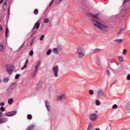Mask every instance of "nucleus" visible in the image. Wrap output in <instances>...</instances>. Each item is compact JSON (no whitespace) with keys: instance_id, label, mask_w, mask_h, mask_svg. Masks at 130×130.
I'll list each match as a JSON object with an SVG mask.
<instances>
[{"instance_id":"1","label":"nucleus","mask_w":130,"mask_h":130,"mask_svg":"<svg viewBox=\"0 0 130 130\" xmlns=\"http://www.w3.org/2000/svg\"><path fill=\"white\" fill-rule=\"evenodd\" d=\"M91 20L93 21L94 23L93 25L96 28H98V29L103 32H108L109 28L107 25H105L98 21V20H96L93 18H92Z\"/></svg>"},{"instance_id":"2","label":"nucleus","mask_w":130,"mask_h":130,"mask_svg":"<svg viewBox=\"0 0 130 130\" xmlns=\"http://www.w3.org/2000/svg\"><path fill=\"white\" fill-rule=\"evenodd\" d=\"M108 68L111 71H112L113 74H118L120 73V68L118 67V64L115 62H110Z\"/></svg>"},{"instance_id":"3","label":"nucleus","mask_w":130,"mask_h":130,"mask_svg":"<svg viewBox=\"0 0 130 130\" xmlns=\"http://www.w3.org/2000/svg\"><path fill=\"white\" fill-rule=\"evenodd\" d=\"M77 52L78 53V58H83V57L85 56V51L84 50V49H83L82 47H77Z\"/></svg>"},{"instance_id":"4","label":"nucleus","mask_w":130,"mask_h":130,"mask_svg":"<svg viewBox=\"0 0 130 130\" xmlns=\"http://www.w3.org/2000/svg\"><path fill=\"white\" fill-rule=\"evenodd\" d=\"M14 92H16V85L15 84H11L8 88L7 94V95H11Z\"/></svg>"},{"instance_id":"5","label":"nucleus","mask_w":130,"mask_h":130,"mask_svg":"<svg viewBox=\"0 0 130 130\" xmlns=\"http://www.w3.org/2000/svg\"><path fill=\"white\" fill-rule=\"evenodd\" d=\"M6 68L8 73L9 75H12L14 70H15V66L13 64H7Z\"/></svg>"},{"instance_id":"6","label":"nucleus","mask_w":130,"mask_h":130,"mask_svg":"<svg viewBox=\"0 0 130 130\" xmlns=\"http://www.w3.org/2000/svg\"><path fill=\"white\" fill-rule=\"evenodd\" d=\"M123 13H122V11H120L119 14L117 15L114 16V19H116V20H117L118 23H119V21L121 20H122V18H123Z\"/></svg>"},{"instance_id":"7","label":"nucleus","mask_w":130,"mask_h":130,"mask_svg":"<svg viewBox=\"0 0 130 130\" xmlns=\"http://www.w3.org/2000/svg\"><path fill=\"white\" fill-rule=\"evenodd\" d=\"M58 71H59L58 66L56 65L55 67H53V72L55 78L58 77Z\"/></svg>"},{"instance_id":"8","label":"nucleus","mask_w":130,"mask_h":130,"mask_svg":"<svg viewBox=\"0 0 130 130\" xmlns=\"http://www.w3.org/2000/svg\"><path fill=\"white\" fill-rule=\"evenodd\" d=\"M17 114L16 111H13L11 112H9L5 114L6 116H8V117H11V116H14Z\"/></svg>"},{"instance_id":"9","label":"nucleus","mask_w":130,"mask_h":130,"mask_svg":"<svg viewBox=\"0 0 130 130\" xmlns=\"http://www.w3.org/2000/svg\"><path fill=\"white\" fill-rule=\"evenodd\" d=\"M97 118L98 116L95 113H92L90 115V119L91 121H95Z\"/></svg>"},{"instance_id":"10","label":"nucleus","mask_w":130,"mask_h":130,"mask_svg":"<svg viewBox=\"0 0 130 130\" xmlns=\"http://www.w3.org/2000/svg\"><path fill=\"white\" fill-rule=\"evenodd\" d=\"M66 99V94H62L61 95L58 96L56 98V101H61Z\"/></svg>"},{"instance_id":"11","label":"nucleus","mask_w":130,"mask_h":130,"mask_svg":"<svg viewBox=\"0 0 130 130\" xmlns=\"http://www.w3.org/2000/svg\"><path fill=\"white\" fill-rule=\"evenodd\" d=\"M42 87H43V82L39 81L37 84L36 89L37 90H40L41 89H42Z\"/></svg>"},{"instance_id":"12","label":"nucleus","mask_w":130,"mask_h":130,"mask_svg":"<svg viewBox=\"0 0 130 130\" xmlns=\"http://www.w3.org/2000/svg\"><path fill=\"white\" fill-rule=\"evenodd\" d=\"M96 93L98 97H102V96H104V91H103V90L102 89L98 90Z\"/></svg>"},{"instance_id":"13","label":"nucleus","mask_w":130,"mask_h":130,"mask_svg":"<svg viewBox=\"0 0 130 130\" xmlns=\"http://www.w3.org/2000/svg\"><path fill=\"white\" fill-rule=\"evenodd\" d=\"M45 106L48 111H50V104H49V102L47 100L45 101Z\"/></svg>"},{"instance_id":"14","label":"nucleus","mask_w":130,"mask_h":130,"mask_svg":"<svg viewBox=\"0 0 130 130\" xmlns=\"http://www.w3.org/2000/svg\"><path fill=\"white\" fill-rule=\"evenodd\" d=\"M60 47V46H58L57 48H54V49H53V52H54V53L55 54H57L58 53V51H60L61 49H59V48Z\"/></svg>"},{"instance_id":"15","label":"nucleus","mask_w":130,"mask_h":130,"mask_svg":"<svg viewBox=\"0 0 130 130\" xmlns=\"http://www.w3.org/2000/svg\"><path fill=\"white\" fill-rule=\"evenodd\" d=\"M88 15L89 16V17H92L93 18H94V19H97V20H100V19L99 18V17H98V16H99V13H97L95 15H93L91 13H89Z\"/></svg>"},{"instance_id":"16","label":"nucleus","mask_w":130,"mask_h":130,"mask_svg":"<svg viewBox=\"0 0 130 130\" xmlns=\"http://www.w3.org/2000/svg\"><path fill=\"white\" fill-rule=\"evenodd\" d=\"M40 27V23L39 22V20L34 25V30H35V29H38Z\"/></svg>"},{"instance_id":"17","label":"nucleus","mask_w":130,"mask_h":130,"mask_svg":"<svg viewBox=\"0 0 130 130\" xmlns=\"http://www.w3.org/2000/svg\"><path fill=\"white\" fill-rule=\"evenodd\" d=\"M28 62H29V60L28 59H26V61L25 62L24 65L23 66V67H22L21 68V71L25 70V69H26V68H27V65L28 64Z\"/></svg>"},{"instance_id":"18","label":"nucleus","mask_w":130,"mask_h":130,"mask_svg":"<svg viewBox=\"0 0 130 130\" xmlns=\"http://www.w3.org/2000/svg\"><path fill=\"white\" fill-rule=\"evenodd\" d=\"M95 63L99 67H100V66H101V61H100V58L99 57V56H97L96 61L95 62Z\"/></svg>"},{"instance_id":"19","label":"nucleus","mask_w":130,"mask_h":130,"mask_svg":"<svg viewBox=\"0 0 130 130\" xmlns=\"http://www.w3.org/2000/svg\"><path fill=\"white\" fill-rule=\"evenodd\" d=\"M1 120V122L2 123H5V122H7V121H8V118H0Z\"/></svg>"},{"instance_id":"20","label":"nucleus","mask_w":130,"mask_h":130,"mask_svg":"<svg viewBox=\"0 0 130 130\" xmlns=\"http://www.w3.org/2000/svg\"><path fill=\"white\" fill-rule=\"evenodd\" d=\"M35 125L32 124L30 126L27 127L26 130H32L34 128H35Z\"/></svg>"},{"instance_id":"21","label":"nucleus","mask_w":130,"mask_h":130,"mask_svg":"<svg viewBox=\"0 0 130 130\" xmlns=\"http://www.w3.org/2000/svg\"><path fill=\"white\" fill-rule=\"evenodd\" d=\"M13 103H14V99H13V98H11L8 100V104H10V105H12Z\"/></svg>"},{"instance_id":"22","label":"nucleus","mask_w":130,"mask_h":130,"mask_svg":"<svg viewBox=\"0 0 130 130\" xmlns=\"http://www.w3.org/2000/svg\"><path fill=\"white\" fill-rule=\"evenodd\" d=\"M123 30H124V28H122L119 30V31L117 33L118 36H119V35H121V34L123 33Z\"/></svg>"},{"instance_id":"23","label":"nucleus","mask_w":130,"mask_h":130,"mask_svg":"<svg viewBox=\"0 0 130 130\" xmlns=\"http://www.w3.org/2000/svg\"><path fill=\"white\" fill-rule=\"evenodd\" d=\"M40 67V61H39L35 67V70L38 71V68Z\"/></svg>"},{"instance_id":"24","label":"nucleus","mask_w":130,"mask_h":130,"mask_svg":"<svg viewBox=\"0 0 130 130\" xmlns=\"http://www.w3.org/2000/svg\"><path fill=\"white\" fill-rule=\"evenodd\" d=\"M36 40V37H34L33 39L31 41L30 46H32V45L33 44V43H34V41H35Z\"/></svg>"},{"instance_id":"25","label":"nucleus","mask_w":130,"mask_h":130,"mask_svg":"<svg viewBox=\"0 0 130 130\" xmlns=\"http://www.w3.org/2000/svg\"><path fill=\"white\" fill-rule=\"evenodd\" d=\"M118 59L120 62H123V56H118Z\"/></svg>"},{"instance_id":"26","label":"nucleus","mask_w":130,"mask_h":130,"mask_svg":"<svg viewBox=\"0 0 130 130\" xmlns=\"http://www.w3.org/2000/svg\"><path fill=\"white\" fill-rule=\"evenodd\" d=\"M115 42H117V43H121L122 42V39H116L114 40Z\"/></svg>"},{"instance_id":"27","label":"nucleus","mask_w":130,"mask_h":130,"mask_svg":"<svg viewBox=\"0 0 130 130\" xmlns=\"http://www.w3.org/2000/svg\"><path fill=\"white\" fill-rule=\"evenodd\" d=\"M10 80L8 78H4L3 80L4 83H5V84H7L9 82Z\"/></svg>"},{"instance_id":"28","label":"nucleus","mask_w":130,"mask_h":130,"mask_svg":"<svg viewBox=\"0 0 130 130\" xmlns=\"http://www.w3.org/2000/svg\"><path fill=\"white\" fill-rule=\"evenodd\" d=\"M49 22V19L48 18H45L44 19V23L45 24H47V23H48Z\"/></svg>"},{"instance_id":"29","label":"nucleus","mask_w":130,"mask_h":130,"mask_svg":"<svg viewBox=\"0 0 130 130\" xmlns=\"http://www.w3.org/2000/svg\"><path fill=\"white\" fill-rule=\"evenodd\" d=\"M100 101H99V100H96L95 101V104L96 105V106H99V105H100Z\"/></svg>"},{"instance_id":"30","label":"nucleus","mask_w":130,"mask_h":130,"mask_svg":"<svg viewBox=\"0 0 130 130\" xmlns=\"http://www.w3.org/2000/svg\"><path fill=\"white\" fill-rule=\"evenodd\" d=\"M38 71V70H35L34 73H33V74H32V78H34V77H35V76H36V75H37V72Z\"/></svg>"},{"instance_id":"31","label":"nucleus","mask_w":130,"mask_h":130,"mask_svg":"<svg viewBox=\"0 0 130 130\" xmlns=\"http://www.w3.org/2000/svg\"><path fill=\"white\" fill-rule=\"evenodd\" d=\"M126 3H129V0H124L122 5L123 7H125V4Z\"/></svg>"},{"instance_id":"32","label":"nucleus","mask_w":130,"mask_h":130,"mask_svg":"<svg viewBox=\"0 0 130 130\" xmlns=\"http://www.w3.org/2000/svg\"><path fill=\"white\" fill-rule=\"evenodd\" d=\"M27 119H28V120H31V119H32V115H31V114H28L27 115Z\"/></svg>"},{"instance_id":"33","label":"nucleus","mask_w":130,"mask_h":130,"mask_svg":"<svg viewBox=\"0 0 130 130\" xmlns=\"http://www.w3.org/2000/svg\"><path fill=\"white\" fill-rule=\"evenodd\" d=\"M100 51V49H95L93 50V52L94 53H96L97 52H99Z\"/></svg>"},{"instance_id":"34","label":"nucleus","mask_w":130,"mask_h":130,"mask_svg":"<svg viewBox=\"0 0 130 130\" xmlns=\"http://www.w3.org/2000/svg\"><path fill=\"white\" fill-rule=\"evenodd\" d=\"M4 49H5V47H4V46L3 45H0V51L2 52V51H4Z\"/></svg>"},{"instance_id":"35","label":"nucleus","mask_w":130,"mask_h":130,"mask_svg":"<svg viewBox=\"0 0 130 130\" xmlns=\"http://www.w3.org/2000/svg\"><path fill=\"white\" fill-rule=\"evenodd\" d=\"M126 108L128 110H130V102L128 103L126 106Z\"/></svg>"},{"instance_id":"36","label":"nucleus","mask_w":130,"mask_h":130,"mask_svg":"<svg viewBox=\"0 0 130 130\" xmlns=\"http://www.w3.org/2000/svg\"><path fill=\"white\" fill-rule=\"evenodd\" d=\"M127 53V51L126 50V49H123V52H122V54L123 55H125Z\"/></svg>"},{"instance_id":"37","label":"nucleus","mask_w":130,"mask_h":130,"mask_svg":"<svg viewBox=\"0 0 130 130\" xmlns=\"http://www.w3.org/2000/svg\"><path fill=\"white\" fill-rule=\"evenodd\" d=\"M20 74H16V75H15V80H18V79H19L20 78Z\"/></svg>"},{"instance_id":"38","label":"nucleus","mask_w":130,"mask_h":130,"mask_svg":"<svg viewBox=\"0 0 130 130\" xmlns=\"http://www.w3.org/2000/svg\"><path fill=\"white\" fill-rule=\"evenodd\" d=\"M8 34H9V28L8 27L6 29V37H8Z\"/></svg>"},{"instance_id":"39","label":"nucleus","mask_w":130,"mask_h":130,"mask_svg":"<svg viewBox=\"0 0 130 130\" xmlns=\"http://www.w3.org/2000/svg\"><path fill=\"white\" fill-rule=\"evenodd\" d=\"M37 32V30H35L34 29V28H32V31L31 32V34H32V35H34V34H36Z\"/></svg>"},{"instance_id":"40","label":"nucleus","mask_w":130,"mask_h":130,"mask_svg":"<svg viewBox=\"0 0 130 130\" xmlns=\"http://www.w3.org/2000/svg\"><path fill=\"white\" fill-rule=\"evenodd\" d=\"M88 92H89V93L90 94V95H93V94H94V91H93V90L92 89H90L88 90Z\"/></svg>"},{"instance_id":"41","label":"nucleus","mask_w":130,"mask_h":130,"mask_svg":"<svg viewBox=\"0 0 130 130\" xmlns=\"http://www.w3.org/2000/svg\"><path fill=\"white\" fill-rule=\"evenodd\" d=\"M34 14H35V15H38V9H36L34 11Z\"/></svg>"},{"instance_id":"42","label":"nucleus","mask_w":130,"mask_h":130,"mask_svg":"<svg viewBox=\"0 0 130 130\" xmlns=\"http://www.w3.org/2000/svg\"><path fill=\"white\" fill-rule=\"evenodd\" d=\"M6 110V109L4 107H1L0 108V111H2V112H4Z\"/></svg>"},{"instance_id":"43","label":"nucleus","mask_w":130,"mask_h":130,"mask_svg":"<svg viewBox=\"0 0 130 130\" xmlns=\"http://www.w3.org/2000/svg\"><path fill=\"white\" fill-rule=\"evenodd\" d=\"M44 37H45V36L44 35H42L40 38V40L41 41H42V40H43V39H44Z\"/></svg>"},{"instance_id":"44","label":"nucleus","mask_w":130,"mask_h":130,"mask_svg":"<svg viewBox=\"0 0 130 130\" xmlns=\"http://www.w3.org/2000/svg\"><path fill=\"white\" fill-rule=\"evenodd\" d=\"M50 53H51V49H49L47 52V55H50Z\"/></svg>"},{"instance_id":"45","label":"nucleus","mask_w":130,"mask_h":130,"mask_svg":"<svg viewBox=\"0 0 130 130\" xmlns=\"http://www.w3.org/2000/svg\"><path fill=\"white\" fill-rule=\"evenodd\" d=\"M112 108H113V109H116V108H117V105L115 104V105H113Z\"/></svg>"},{"instance_id":"46","label":"nucleus","mask_w":130,"mask_h":130,"mask_svg":"<svg viewBox=\"0 0 130 130\" xmlns=\"http://www.w3.org/2000/svg\"><path fill=\"white\" fill-rule=\"evenodd\" d=\"M33 54H34V51L33 50H31L30 52H29V55L30 56H32L33 55Z\"/></svg>"},{"instance_id":"47","label":"nucleus","mask_w":130,"mask_h":130,"mask_svg":"<svg viewBox=\"0 0 130 130\" xmlns=\"http://www.w3.org/2000/svg\"><path fill=\"white\" fill-rule=\"evenodd\" d=\"M9 1H10V0H6V1L4 4L3 6H5L6 7H7V5H8V4L7 3H8V2H9Z\"/></svg>"},{"instance_id":"48","label":"nucleus","mask_w":130,"mask_h":130,"mask_svg":"<svg viewBox=\"0 0 130 130\" xmlns=\"http://www.w3.org/2000/svg\"><path fill=\"white\" fill-rule=\"evenodd\" d=\"M92 126L91 124H89L87 127V130H91V127Z\"/></svg>"},{"instance_id":"49","label":"nucleus","mask_w":130,"mask_h":130,"mask_svg":"<svg viewBox=\"0 0 130 130\" xmlns=\"http://www.w3.org/2000/svg\"><path fill=\"white\" fill-rule=\"evenodd\" d=\"M53 2H54V0H52V1L50 3V4L49 5V7L52 6V4H53Z\"/></svg>"},{"instance_id":"50","label":"nucleus","mask_w":130,"mask_h":130,"mask_svg":"<svg viewBox=\"0 0 130 130\" xmlns=\"http://www.w3.org/2000/svg\"><path fill=\"white\" fill-rule=\"evenodd\" d=\"M107 73L109 75V76H111V74L110 73V71H109L108 69L107 70Z\"/></svg>"},{"instance_id":"51","label":"nucleus","mask_w":130,"mask_h":130,"mask_svg":"<svg viewBox=\"0 0 130 130\" xmlns=\"http://www.w3.org/2000/svg\"><path fill=\"white\" fill-rule=\"evenodd\" d=\"M127 81H130V74H128L127 76Z\"/></svg>"},{"instance_id":"52","label":"nucleus","mask_w":130,"mask_h":130,"mask_svg":"<svg viewBox=\"0 0 130 130\" xmlns=\"http://www.w3.org/2000/svg\"><path fill=\"white\" fill-rule=\"evenodd\" d=\"M0 106H5V102H2L0 103Z\"/></svg>"},{"instance_id":"53","label":"nucleus","mask_w":130,"mask_h":130,"mask_svg":"<svg viewBox=\"0 0 130 130\" xmlns=\"http://www.w3.org/2000/svg\"><path fill=\"white\" fill-rule=\"evenodd\" d=\"M61 1L62 0H57L56 2L57 5H58V4H60V3H61Z\"/></svg>"},{"instance_id":"54","label":"nucleus","mask_w":130,"mask_h":130,"mask_svg":"<svg viewBox=\"0 0 130 130\" xmlns=\"http://www.w3.org/2000/svg\"><path fill=\"white\" fill-rule=\"evenodd\" d=\"M3 9L4 11H6V10L7 9V6H6L5 5H3Z\"/></svg>"},{"instance_id":"55","label":"nucleus","mask_w":130,"mask_h":130,"mask_svg":"<svg viewBox=\"0 0 130 130\" xmlns=\"http://www.w3.org/2000/svg\"><path fill=\"white\" fill-rule=\"evenodd\" d=\"M25 43H26V42H25L24 43H23V44L19 48V50L21 49V48H22V47H23V46H24V44H25Z\"/></svg>"},{"instance_id":"56","label":"nucleus","mask_w":130,"mask_h":130,"mask_svg":"<svg viewBox=\"0 0 130 130\" xmlns=\"http://www.w3.org/2000/svg\"><path fill=\"white\" fill-rule=\"evenodd\" d=\"M3 26H2V25H0V31H2V30H3Z\"/></svg>"},{"instance_id":"57","label":"nucleus","mask_w":130,"mask_h":130,"mask_svg":"<svg viewBox=\"0 0 130 130\" xmlns=\"http://www.w3.org/2000/svg\"><path fill=\"white\" fill-rule=\"evenodd\" d=\"M3 116V113H2V112H0V117H2Z\"/></svg>"},{"instance_id":"58","label":"nucleus","mask_w":130,"mask_h":130,"mask_svg":"<svg viewBox=\"0 0 130 130\" xmlns=\"http://www.w3.org/2000/svg\"><path fill=\"white\" fill-rule=\"evenodd\" d=\"M3 3H4V0H1L0 1V4H3Z\"/></svg>"},{"instance_id":"59","label":"nucleus","mask_w":130,"mask_h":130,"mask_svg":"<svg viewBox=\"0 0 130 130\" xmlns=\"http://www.w3.org/2000/svg\"><path fill=\"white\" fill-rule=\"evenodd\" d=\"M8 14H10V7L8 8Z\"/></svg>"},{"instance_id":"60","label":"nucleus","mask_w":130,"mask_h":130,"mask_svg":"<svg viewBox=\"0 0 130 130\" xmlns=\"http://www.w3.org/2000/svg\"><path fill=\"white\" fill-rule=\"evenodd\" d=\"M95 130H100V128H96L95 129Z\"/></svg>"},{"instance_id":"61","label":"nucleus","mask_w":130,"mask_h":130,"mask_svg":"<svg viewBox=\"0 0 130 130\" xmlns=\"http://www.w3.org/2000/svg\"><path fill=\"white\" fill-rule=\"evenodd\" d=\"M112 86H113V83H112V84H111L110 87H112Z\"/></svg>"},{"instance_id":"62","label":"nucleus","mask_w":130,"mask_h":130,"mask_svg":"<svg viewBox=\"0 0 130 130\" xmlns=\"http://www.w3.org/2000/svg\"><path fill=\"white\" fill-rule=\"evenodd\" d=\"M34 35H33V34H32V35H31V37H33V36H34Z\"/></svg>"},{"instance_id":"63","label":"nucleus","mask_w":130,"mask_h":130,"mask_svg":"<svg viewBox=\"0 0 130 130\" xmlns=\"http://www.w3.org/2000/svg\"><path fill=\"white\" fill-rule=\"evenodd\" d=\"M59 49H61V48L60 47H60L59 48Z\"/></svg>"},{"instance_id":"64","label":"nucleus","mask_w":130,"mask_h":130,"mask_svg":"<svg viewBox=\"0 0 130 130\" xmlns=\"http://www.w3.org/2000/svg\"><path fill=\"white\" fill-rule=\"evenodd\" d=\"M109 126H111V124H109Z\"/></svg>"}]
</instances>
